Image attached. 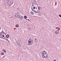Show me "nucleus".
I'll return each instance as SVG.
<instances>
[{"label":"nucleus","mask_w":61,"mask_h":61,"mask_svg":"<svg viewBox=\"0 0 61 61\" xmlns=\"http://www.w3.org/2000/svg\"><path fill=\"white\" fill-rule=\"evenodd\" d=\"M10 4H11V5L12 4V2H13V1H10Z\"/></svg>","instance_id":"21"},{"label":"nucleus","mask_w":61,"mask_h":61,"mask_svg":"<svg viewBox=\"0 0 61 61\" xmlns=\"http://www.w3.org/2000/svg\"><path fill=\"white\" fill-rule=\"evenodd\" d=\"M28 42H32V43L33 41H32V40H29Z\"/></svg>","instance_id":"3"},{"label":"nucleus","mask_w":61,"mask_h":61,"mask_svg":"<svg viewBox=\"0 0 61 61\" xmlns=\"http://www.w3.org/2000/svg\"><path fill=\"white\" fill-rule=\"evenodd\" d=\"M54 61H56V60L55 59L54 60Z\"/></svg>","instance_id":"26"},{"label":"nucleus","mask_w":61,"mask_h":61,"mask_svg":"<svg viewBox=\"0 0 61 61\" xmlns=\"http://www.w3.org/2000/svg\"><path fill=\"white\" fill-rule=\"evenodd\" d=\"M60 30V28H59V27H58V31H59V30Z\"/></svg>","instance_id":"15"},{"label":"nucleus","mask_w":61,"mask_h":61,"mask_svg":"<svg viewBox=\"0 0 61 61\" xmlns=\"http://www.w3.org/2000/svg\"><path fill=\"white\" fill-rule=\"evenodd\" d=\"M19 24H17L16 25V27H19Z\"/></svg>","instance_id":"6"},{"label":"nucleus","mask_w":61,"mask_h":61,"mask_svg":"<svg viewBox=\"0 0 61 61\" xmlns=\"http://www.w3.org/2000/svg\"><path fill=\"white\" fill-rule=\"evenodd\" d=\"M7 40H8V42H10L9 41V40H8V39H7Z\"/></svg>","instance_id":"23"},{"label":"nucleus","mask_w":61,"mask_h":61,"mask_svg":"<svg viewBox=\"0 0 61 61\" xmlns=\"http://www.w3.org/2000/svg\"><path fill=\"white\" fill-rule=\"evenodd\" d=\"M1 56H2V55H4V53L3 52H2L1 53Z\"/></svg>","instance_id":"14"},{"label":"nucleus","mask_w":61,"mask_h":61,"mask_svg":"<svg viewBox=\"0 0 61 61\" xmlns=\"http://www.w3.org/2000/svg\"><path fill=\"white\" fill-rule=\"evenodd\" d=\"M31 39L32 38H30L29 40H32V39Z\"/></svg>","instance_id":"20"},{"label":"nucleus","mask_w":61,"mask_h":61,"mask_svg":"<svg viewBox=\"0 0 61 61\" xmlns=\"http://www.w3.org/2000/svg\"><path fill=\"white\" fill-rule=\"evenodd\" d=\"M0 34H2V32H0Z\"/></svg>","instance_id":"29"},{"label":"nucleus","mask_w":61,"mask_h":61,"mask_svg":"<svg viewBox=\"0 0 61 61\" xmlns=\"http://www.w3.org/2000/svg\"><path fill=\"white\" fill-rule=\"evenodd\" d=\"M33 6H34V5H33Z\"/></svg>","instance_id":"40"},{"label":"nucleus","mask_w":61,"mask_h":61,"mask_svg":"<svg viewBox=\"0 0 61 61\" xmlns=\"http://www.w3.org/2000/svg\"><path fill=\"white\" fill-rule=\"evenodd\" d=\"M57 31H56L55 32H56Z\"/></svg>","instance_id":"39"},{"label":"nucleus","mask_w":61,"mask_h":61,"mask_svg":"<svg viewBox=\"0 0 61 61\" xmlns=\"http://www.w3.org/2000/svg\"><path fill=\"white\" fill-rule=\"evenodd\" d=\"M0 38H2V37H5V36H4V35H3L2 36H0Z\"/></svg>","instance_id":"13"},{"label":"nucleus","mask_w":61,"mask_h":61,"mask_svg":"<svg viewBox=\"0 0 61 61\" xmlns=\"http://www.w3.org/2000/svg\"><path fill=\"white\" fill-rule=\"evenodd\" d=\"M33 44V42H28V46H31V45H32Z\"/></svg>","instance_id":"2"},{"label":"nucleus","mask_w":61,"mask_h":61,"mask_svg":"<svg viewBox=\"0 0 61 61\" xmlns=\"http://www.w3.org/2000/svg\"><path fill=\"white\" fill-rule=\"evenodd\" d=\"M6 37L7 38H9V35L8 34H7L6 35Z\"/></svg>","instance_id":"8"},{"label":"nucleus","mask_w":61,"mask_h":61,"mask_svg":"<svg viewBox=\"0 0 61 61\" xmlns=\"http://www.w3.org/2000/svg\"><path fill=\"white\" fill-rule=\"evenodd\" d=\"M9 1L10 2V1H9V0H7V1H6L7 4H9H9H10V2H9Z\"/></svg>","instance_id":"4"},{"label":"nucleus","mask_w":61,"mask_h":61,"mask_svg":"<svg viewBox=\"0 0 61 61\" xmlns=\"http://www.w3.org/2000/svg\"><path fill=\"white\" fill-rule=\"evenodd\" d=\"M21 20H22V19H21Z\"/></svg>","instance_id":"44"},{"label":"nucleus","mask_w":61,"mask_h":61,"mask_svg":"<svg viewBox=\"0 0 61 61\" xmlns=\"http://www.w3.org/2000/svg\"><path fill=\"white\" fill-rule=\"evenodd\" d=\"M3 51L4 52H5V53H6V51H5V50L4 49H3Z\"/></svg>","instance_id":"12"},{"label":"nucleus","mask_w":61,"mask_h":61,"mask_svg":"<svg viewBox=\"0 0 61 61\" xmlns=\"http://www.w3.org/2000/svg\"><path fill=\"white\" fill-rule=\"evenodd\" d=\"M4 34H5V33L4 32Z\"/></svg>","instance_id":"35"},{"label":"nucleus","mask_w":61,"mask_h":61,"mask_svg":"<svg viewBox=\"0 0 61 61\" xmlns=\"http://www.w3.org/2000/svg\"><path fill=\"white\" fill-rule=\"evenodd\" d=\"M1 30V28H0V30Z\"/></svg>","instance_id":"38"},{"label":"nucleus","mask_w":61,"mask_h":61,"mask_svg":"<svg viewBox=\"0 0 61 61\" xmlns=\"http://www.w3.org/2000/svg\"><path fill=\"white\" fill-rule=\"evenodd\" d=\"M1 32H2V34H4V31H3V30H2Z\"/></svg>","instance_id":"11"},{"label":"nucleus","mask_w":61,"mask_h":61,"mask_svg":"<svg viewBox=\"0 0 61 61\" xmlns=\"http://www.w3.org/2000/svg\"><path fill=\"white\" fill-rule=\"evenodd\" d=\"M0 35H1V34L0 33Z\"/></svg>","instance_id":"42"},{"label":"nucleus","mask_w":61,"mask_h":61,"mask_svg":"<svg viewBox=\"0 0 61 61\" xmlns=\"http://www.w3.org/2000/svg\"><path fill=\"white\" fill-rule=\"evenodd\" d=\"M2 36V35H1L0 36Z\"/></svg>","instance_id":"32"},{"label":"nucleus","mask_w":61,"mask_h":61,"mask_svg":"<svg viewBox=\"0 0 61 61\" xmlns=\"http://www.w3.org/2000/svg\"><path fill=\"white\" fill-rule=\"evenodd\" d=\"M23 16H22L21 17V19H22V18H23Z\"/></svg>","instance_id":"22"},{"label":"nucleus","mask_w":61,"mask_h":61,"mask_svg":"<svg viewBox=\"0 0 61 61\" xmlns=\"http://www.w3.org/2000/svg\"><path fill=\"white\" fill-rule=\"evenodd\" d=\"M39 9H40V8H41V7L40 6H39Z\"/></svg>","instance_id":"17"},{"label":"nucleus","mask_w":61,"mask_h":61,"mask_svg":"<svg viewBox=\"0 0 61 61\" xmlns=\"http://www.w3.org/2000/svg\"><path fill=\"white\" fill-rule=\"evenodd\" d=\"M37 8L36 7V9H37Z\"/></svg>","instance_id":"30"},{"label":"nucleus","mask_w":61,"mask_h":61,"mask_svg":"<svg viewBox=\"0 0 61 61\" xmlns=\"http://www.w3.org/2000/svg\"><path fill=\"white\" fill-rule=\"evenodd\" d=\"M28 20L29 21V19H28Z\"/></svg>","instance_id":"36"},{"label":"nucleus","mask_w":61,"mask_h":61,"mask_svg":"<svg viewBox=\"0 0 61 61\" xmlns=\"http://www.w3.org/2000/svg\"><path fill=\"white\" fill-rule=\"evenodd\" d=\"M42 55L44 56V58H47L48 57V54L45 51H42Z\"/></svg>","instance_id":"1"},{"label":"nucleus","mask_w":61,"mask_h":61,"mask_svg":"<svg viewBox=\"0 0 61 61\" xmlns=\"http://www.w3.org/2000/svg\"><path fill=\"white\" fill-rule=\"evenodd\" d=\"M34 40H35V42L36 43V42H37L38 41V40H37V39L36 40V39H34Z\"/></svg>","instance_id":"5"},{"label":"nucleus","mask_w":61,"mask_h":61,"mask_svg":"<svg viewBox=\"0 0 61 61\" xmlns=\"http://www.w3.org/2000/svg\"><path fill=\"white\" fill-rule=\"evenodd\" d=\"M35 7H36V6H35L34 7H33V8L34 9H35V8H36Z\"/></svg>","instance_id":"18"},{"label":"nucleus","mask_w":61,"mask_h":61,"mask_svg":"<svg viewBox=\"0 0 61 61\" xmlns=\"http://www.w3.org/2000/svg\"><path fill=\"white\" fill-rule=\"evenodd\" d=\"M59 16L60 17H61V15L60 14H59Z\"/></svg>","instance_id":"19"},{"label":"nucleus","mask_w":61,"mask_h":61,"mask_svg":"<svg viewBox=\"0 0 61 61\" xmlns=\"http://www.w3.org/2000/svg\"><path fill=\"white\" fill-rule=\"evenodd\" d=\"M35 12H37V11H35Z\"/></svg>","instance_id":"33"},{"label":"nucleus","mask_w":61,"mask_h":61,"mask_svg":"<svg viewBox=\"0 0 61 61\" xmlns=\"http://www.w3.org/2000/svg\"><path fill=\"white\" fill-rule=\"evenodd\" d=\"M5 37H6V36H5Z\"/></svg>","instance_id":"43"},{"label":"nucleus","mask_w":61,"mask_h":61,"mask_svg":"<svg viewBox=\"0 0 61 61\" xmlns=\"http://www.w3.org/2000/svg\"><path fill=\"white\" fill-rule=\"evenodd\" d=\"M2 38H5V37Z\"/></svg>","instance_id":"28"},{"label":"nucleus","mask_w":61,"mask_h":61,"mask_svg":"<svg viewBox=\"0 0 61 61\" xmlns=\"http://www.w3.org/2000/svg\"><path fill=\"white\" fill-rule=\"evenodd\" d=\"M16 14H15V16H16Z\"/></svg>","instance_id":"34"},{"label":"nucleus","mask_w":61,"mask_h":61,"mask_svg":"<svg viewBox=\"0 0 61 61\" xmlns=\"http://www.w3.org/2000/svg\"><path fill=\"white\" fill-rule=\"evenodd\" d=\"M24 17L25 19H26L27 18V16L25 15L24 16Z\"/></svg>","instance_id":"10"},{"label":"nucleus","mask_w":61,"mask_h":61,"mask_svg":"<svg viewBox=\"0 0 61 61\" xmlns=\"http://www.w3.org/2000/svg\"><path fill=\"white\" fill-rule=\"evenodd\" d=\"M17 16L18 17H18V18H19V17H20V16H19V15H17Z\"/></svg>","instance_id":"16"},{"label":"nucleus","mask_w":61,"mask_h":61,"mask_svg":"<svg viewBox=\"0 0 61 61\" xmlns=\"http://www.w3.org/2000/svg\"><path fill=\"white\" fill-rule=\"evenodd\" d=\"M29 21H30V22H31V21H30V20H29Z\"/></svg>","instance_id":"37"},{"label":"nucleus","mask_w":61,"mask_h":61,"mask_svg":"<svg viewBox=\"0 0 61 61\" xmlns=\"http://www.w3.org/2000/svg\"><path fill=\"white\" fill-rule=\"evenodd\" d=\"M13 2H12V4L10 5H11L13 4Z\"/></svg>","instance_id":"27"},{"label":"nucleus","mask_w":61,"mask_h":61,"mask_svg":"<svg viewBox=\"0 0 61 61\" xmlns=\"http://www.w3.org/2000/svg\"><path fill=\"white\" fill-rule=\"evenodd\" d=\"M55 33L56 34H57V32H55Z\"/></svg>","instance_id":"24"},{"label":"nucleus","mask_w":61,"mask_h":61,"mask_svg":"<svg viewBox=\"0 0 61 61\" xmlns=\"http://www.w3.org/2000/svg\"><path fill=\"white\" fill-rule=\"evenodd\" d=\"M32 6H33V5H32L31 6V9L33 11H35V10H34L33 9V8H32V7H33Z\"/></svg>","instance_id":"7"},{"label":"nucleus","mask_w":61,"mask_h":61,"mask_svg":"<svg viewBox=\"0 0 61 61\" xmlns=\"http://www.w3.org/2000/svg\"><path fill=\"white\" fill-rule=\"evenodd\" d=\"M26 20H27V19H26Z\"/></svg>","instance_id":"41"},{"label":"nucleus","mask_w":61,"mask_h":61,"mask_svg":"<svg viewBox=\"0 0 61 61\" xmlns=\"http://www.w3.org/2000/svg\"><path fill=\"white\" fill-rule=\"evenodd\" d=\"M57 33H59V31H57Z\"/></svg>","instance_id":"25"},{"label":"nucleus","mask_w":61,"mask_h":61,"mask_svg":"<svg viewBox=\"0 0 61 61\" xmlns=\"http://www.w3.org/2000/svg\"><path fill=\"white\" fill-rule=\"evenodd\" d=\"M31 14L32 15H34V12H33L32 11H31L30 12Z\"/></svg>","instance_id":"9"},{"label":"nucleus","mask_w":61,"mask_h":61,"mask_svg":"<svg viewBox=\"0 0 61 61\" xmlns=\"http://www.w3.org/2000/svg\"><path fill=\"white\" fill-rule=\"evenodd\" d=\"M38 9H39V7H38Z\"/></svg>","instance_id":"31"}]
</instances>
